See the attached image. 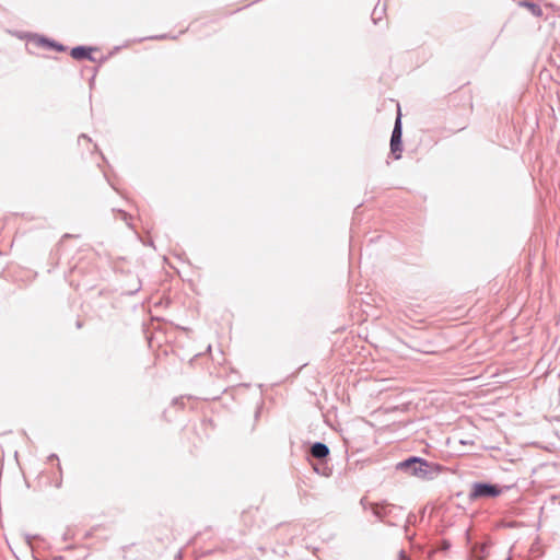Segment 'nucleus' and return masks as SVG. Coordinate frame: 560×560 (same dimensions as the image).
<instances>
[{"label": "nucleus", "mask_w": 560, "mask_h": 560, "mask_svg": "<svg viewBox=\"0 0 560 560\" xmlns=\"http://www.w3.org/2000/svg\"><path fill=\"white\" fill-rule=\"evenodd\" d=\"M74 235L72 234H69V233H66L62 235L61 240H60V243H62L66 238H70V237H73Z\"/></svg>", "instance_id": "6ab92c4d"}, {"label": "nucleus", "mask_w": 560, "mask_h": 560, "mask_svg": "<svg viewBox=\"0 0 560 560\" xmlns=\"http://www.w3.org/2000/svg\"><path fill=\"white\" fill-rule=\"evenodd\" d=\"M451 548V542L448 540H444L443 541V549H450Z\"/></svg>", "instance_id": "aec40b11"}, {"label": "nucleus", "mask_w": 560, "mask_h": 560, "mask_svg": "<svg viewBox=\"0 0 560 560\" xmlns=\"http://www.w3.org/2000/svg\"><path fill=\"white\" fill-rule=\"evenodd\" d=\"M82 325H81V322H78L77 323V327L80 328Z\"/></svg>", "instance_id": "393cba45"}, {"label": "nucleus", "mask_w": 560, "mask_h": 560, "mask_svg": "<svg viewBox=\"0 0 560 560\" xmlns=\"http://www.w3.org/2000/svg\"><path fill=\"white\" fill-rule=\"evenodd\" d=\"M370 506L373 515L388 526H397L398 522L402 518L404 508L389 503L386 500L373 502Z\"/></svg>", "instance_id": "f03ea898"}, {"label": "nucleus", "mask_w": 560, "mask_h": 560, "mask_svg": "<svg viewBox=\"0 0 560 560\" xmlns=\"http://www.w3.org/2000/svg\"><path fill=\"white\" fill-rule=\"evenodd\" d=\"M313 469L318 475L329 477L331 475V468H329L326 462H319L317 465H313Z\"/></svg>", "instance_id": "9d476101"}, {"label": "nucleus", "mask_w": 560, "mask_h": 560, "mask_svg": "<svg viewBox=\"0 0 560 560\" xmlns=\"http://www.w3.org/2000/svg\"><path fill=\"white\" fill-rule=\"evenodd\" d=\"M97 48L91 47V46H75L71 48L70 56L75 60H90L92 62L96 61L95 58L92 56V52L96 50Z\"/></svg>", "instance_id": "39448f33"}, {"label": "nucleus", "mask_w": 560, "mask_h": 560, "mask_svg": "<svg viewBox=\"0 0 560 560\" xmlns=\"http://www.w3.org/2000/svg\"><path fill=\"white\" fill-rule=\"evenodd\" d=\"M35 38H36V43L39 46H43V47H46V48H49V49H54V50H56L58 52H63V51L67 50V47L65 45H62L59 42H56L55 39L48 38V37L43 36V35H35Z\"/></svg>", "instance_id": "0eeeda50"}, {"label": "nucleus", "mask_w": 560, "mask_h": 560, "mask_svg": "<svg viewBox=\"0 0 560 560\" xmlns=\"http://www.w3.org/2000/svg\"><path fill=\"white\" fill-rule=\"evenodd\" d=\"M465 535H466V537H467V540L469 541V533H468V532H466V533H465Z\"/></svg>", "instance_id": "b1692460"}, {"label": "nucleus", "mask_w": 560, "mask_h": 560, "mask_svg": "<svg viewBox=\"0 0 560 560\" xmlns=\"http://www.w3.org/2000/svg\"><path fill=\"white\" fill-rule=\"evenodd\" d=\"M390 154L395 160H399L401 158V152L404 149L402 145V124H401V114L398 110V115L395 119L394 128L390 136Z\"/></svg>", "instance_id": "20e7f679"}, {"label": "nucleus", "mask_w": 560, "mask_h": 560, "mask_svg": "<svg viewBox=\"0 0 560 560\" xmlns=\"http://www.w3.org/2000/svg\"><path fill=\"white\" fill-rule=\"evenodd\" d=\"M504 489H509V487L503 488L497 483H491L489 481H475L470 486L468 499L470 501H476L479 499L498 498L503 493Z\"/></svg>", "instance_id": "7ed1b4c3"}, {"label": "nucleus", "mask_w": 560, "mask_h": 560, "mask_svg": "<svg viewBox=\"0 0 560 560\" xmlns=\"http://www.w3.org/2000/svg\"><path fill=\"white\" fill-rule=\"evenodd\" d=\"M141 289V281L139 279H136L133 284H130V287L126 290V294L133 295Z\"/></svg>", "instance_id": "f8f14e48"}, {"label": "nucleus", "mask_w": 560, "mask_h": 560, "mask_svg": "<svg viewBox=\"0 0 560 560\" xmlns=\"http://www.w3.org/2000/svg\"><path fill=\"white\" fill-rule=\"evenodd\" d=\"M520 5L527 8L530 11V13L536 18H540L542 15V9L540 8L539 4L535 2H532L529 0H522L520 2Z\"/></svg>", "instance_id": "1a4fd4ad"}, {"label": "nucleus", "mask_w": 560, "mask_h": 560, "mask_svg": "<svg viewBox=\"0 0 560 560\" xmlns=\"http://www.w3.org/2000/svg\"><path fill=\"white\" fill-rule=\"evenodd\" d=\"M385 11V9L383 8L381 12H378V8L375 7L373 12H372V21L374 24H377L378 21L382 19V13Z\"/></svg>", "instance_id": "ddd939ff"}, {"label": "nucleus", "mask_w": 560, "mask_h": 560, "mask_svg": "<svg viewBox=\"0 0 560 560\" xmlns=\"http://www.w3.org/2000/svg\"><path fill=\"white\" fill-rule=\"evenodd\" d=\"M37 537H38L37 535L26 534L25 535V540H26L27 545L31 546L32 545V539L37 538Z\"/></svg>", "instance_id": "f3484780"}, {"label": "nucleus", "mask_w": 560, "mask_h": 560, "mask_svg": "<svg viewBox=\"0 0 560 560\" xmlns=\"http://www.w3.org/2000/svg\"><path fill=\"white\" fill-rule=\"evenodd\" d=\"M80 139H85L88 141H91V138H89L85 133H82L80 137H79V140Z\"/></svg>", "instance_id": "412c9836"}, {"label": "nucleus", "mask_w": 560, "mask_h": 560, "mask_svg": "<svg viewBox=\"0 0 560 560\" xmlns=\"http://www.w3.org/2000/svg\"><path fill=\"white\" fill-rule=\"evenodd\" d=\"M371 504H372V503L368 502V500H366V498H365V497L361 498V500H360V505H361L364 510H368V509H370V510H371V506H370Z\"/></svg>", "instance_id": "2eb2a0df"}, {"label": "nucleus", "mask_w": 560, "mask_h": 560, "mask_svg": "<svg viewBox=\"0 0 560 560\" xmlns=\"http://www.w3.org/2000/svg\"><path fill=\"white\" fill-rule=\"evenodd\" d=\"M415 523L416 515L413 513H409L404 525V533L408 539H411V536L409 535V525H413Z\"/></svg>", "instance_id": "9b49d317"}, {"label": "nucleus", "mask_w": 560, "mask_h": 560, "mask_svg": "<svg viewBox=\"0 0 560 560\" xmlns=\"http://www.w3.org/2000/svg\"><path fill=\"white\" fill-rule=\"evenodd\" d=\"M488 542H476L470 547L469 560H483L488 556Z\"/></svg>", "instance_id": "6e6552de"}, {"label": "nucleus", "mask_w": 560, "mask_h": 560, "mask_svg": "<svg viewBox=\"0 0 560 560\" xmlns=\"http://www.w3.org/2000/svg\"><path fill=\"white\" fill-rule=\"evenodd\" d=\"M58 459V456L56 454H51L48 456V460Z\"/></svg>", "instance_id": "4be33fe9"}, {"label": "nucleus", "mask_w": 560, "mask_h": 560, "mask_svg": "<svg viewBox=\"0 0 560 560\" xmlns=\"http://www.w3.org/2000/svg\"><path fill=\"white\" fill-rule=\"evenodd\" d=\"M118 213L120 214V218L122 221H125L129 226H131L129 220L131 219L130 214L124 210H118Z\"/></svg>", "instance_id": "4468645a"}, {"label": "nucleus", "mask_w": 560, "mask_h": 560, "mask_svg": "<svg viewBox=\"0 0 560 560\" xmlns=\"http://www.w3.org/2000/svg\"><path fill=\"white\" fill-rule=\"evenodd\" d=\"M165 38H168V35L162 34V35H155V36H149V37H145L144 39H165Z\"/></svg>", "instance_id": "dca6fc26"}, {"label": "nucleus", "mask_w": 560, "mask_h": 560, "mask_svg": "<svg viewBox=\"0 0 560 560\" xmlns=\"http://www.w3.org/2000/svg\"><path fill=\"white\" fill-rule=\"evenodd\" d=\"M173 404H174V405H178V404H180V406H183V397H180V398H174V399H173Z\"/></svg>", "instance_id": "a211bd4d"}, {"label": "nucleus", "mask_w": 560, "mask_h": 560, "mask_svg": "<svg viewBox=\"0 0 560 560\" xmlns=\"http://www.w3.org/2000/svg\"><path fill=\"white\" fill-rule=\"evenodd\" d=\"M61 483H62V479L60 478L59 480H57L56 482V488H60L61 487Z\"/></svg>", "instance_id": "5701e85b"}, {"label": "nucleus", "mask_w": 560, "mask_h": 560, "mask_svg": "<svg viewBox=\"0 0 560 560\" xmlns=\"http://www.w3.org/2000/svg\"><path fill=\"white\" fill-rule=\"evenodd\" d=\"M310 455L319 462H326L330 455V450L324 442H314L310 447Z\"/></svg>", "instance_id": "423d86ee"}, {"label": "nucleus", "mask_w": 560, "mask_h": 560, "mask_svg": "<svg viewBox=\"0 0 560 560\" xmlns=\"http://www.w3.org/2000/svg\"><path fill=\"white\" fill-rule=\"evenodd\" d=\"M396 469L404 471L409 476L421 479H432L433 475H438L443 467L436 463H430L420 456H409L408 458L396 464Z\"/></svg>", "instance_id": "f257e3e1"}]
</instances>
